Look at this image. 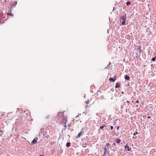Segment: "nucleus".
<instances>
[{
	"label": "nucleus",
	"mask_w": 156,
	"mask_h": 156,
	"mask_svg": "<svg viewBox=\"0 0 156 156\" xmlns=\"http://www.w3.org/2000/svg\"><path fill=\"white\" fill-rule=\"evenodd\" d=\"M102 149L104 151V153L103 154L101 155V156H107V155L109 154L110 153L109 148L104 147L102 148Z\"/></svg>",
	"instance_id": "f257e3e1"
},
{
	"label": "nucleus",
	"mask_w": 156,
	"mask_h": 156,
	"mask_svg": "<svg viewBox=\"0 0 156 156\" xmlns=\"http://www.w3.org/2000/svg\"><path fill=\"white\" fill-rule=\"evenodd\" d=\"M126 14H125L123 16H122L119 18V20L121 23L122 25H125V22L126 20Z\"/></svg>",
	"instance_id": "f03ea898"
},
{
	"label": "nucleus",
	"mask_w": 156,
	"mask_h": 156,
	"mask_svg": "<svg viewBox=\"0 0 156 156\" xmlns=\"http://www.w3.org/2000/svg\"><path fill=\"white\" fill-rule=\"evenodd\" d=\"M37 138H34L33 140L31 142V144L32 145H34L35 143L36 142L37 140Z\"/></svg>",
	"instance_id": "7ed1b4c3"
},
{
	"label": "nucleus",
	"mask_w": 156,
	"mask_h": 156,
	"mask_svg": "<svg viewBox=\"0 0 156 156\" xmlns=\"http://www.w3.org/2000/svg\"><path fill=\"white\" fill-rule=\"evenodd\" d=\"M125 148L126 149V148H127V151H130L131 150V148L130 147L129 148V146H128L127 144H126L125 147Z\"/></svg>",
	"instance_id": "20e7f679"
},
{
	"label": "nucleus",
	"mask_w": 156,
	"mask_h": 156,
	"mask_svg": "<svg viewBox=\"0 0 156 156\" xmlns=\"http://www.w3.org/2000/svg\"><path fill=\"white\" fill-rule=\"evenodd\" d=\"M83 134L82 133V132H80L79 133L78 135L76 136V138H79L81 135H82Z\"/></svg>",
	"instance_id": "39448f33"
},
{
	"label": "nucleus",
	"mask_w": 156,
	"mask_h": 156,
	"mask_svg": "<svg viewBox=\"0 0 156 156\" xmlns=\"http://www.w3.org/2000/svg\"><path fill=\"white\" fill-rule=\"evenodd\" d=\"M125 79L126 80H129L130 79V77L129 76L126 75L125 77Z\"/></svg>",
	"instance_id": "423d86ee"
},
{
	"label": "nucleus",
	"mask_w": 156,
	"mask_h": 156,
	"mask_svg": "<svg viewBox=\"0 0 156 156\" xmlns=\"http://www.w3.org/2000/svg\"><path fill=\"white\" fill-rule=\"evenodd\" d=\"M120 85L119 84H118V83H116V85L115 87V88H117L120 87Z\"/></svg>",
	"instance_id": "0eeeda50"
},
{
	"label": "nucleus",
	"mask_w": 156,
	"mask_h": 156,
	"mask_svg": "<svg viewBox=\"0 0 156 156\" xmlns=\"http://www.w3.org/2000/svg\"><path fill=\"white\" fill-rule=\"evenodd\" d=\"M71 145V143L70 142H68L66 144V146L67 147H69Z\"/></svg>",
	"instance_id": "6e6552de"
},
{
	"label": "nucleus",
	"mask_w": 156,
	"mask_h": 156,
	"mask_svg": "<svg viewBox=\"0 0 156 156\" xmlns=\"http://www.w3.org/2000/svg\"><path fill=\"white\" fill-rule=\"evenodd\" d=\"M109 80L110 81H112L113 82H114L115 80L112 77H110L109 78Z\"/></svg>",
	"instance_id": "1a4fd4ad"
},
{
	"label": "nucleus",
	"mask_w": 156,
	"mask_h": 156,
	"mask_svg": "<svg viewBox=\"0 0 156 156\" xmlns=\"http://www.w3.org/2000/svg\"><path fill=\"white\" fill-rule=\"evenodd\" d=\"M110 144L108 143L106 144V145H105V147H106L108 148H109V146L110 145Z\"/></svg>",
	"instance_id": "9d476101"
},
{
	"label": "nucleus",
	"mask_w": 156,
	"mask_h": 156,
	"mask_svg": "<svg viewBox=\"0 0 156 156\" xmlns=\"http://www.w3.org/2000/svg\"><path fill=\"white\" fill-rule=\"evenodd\" d=\"M121 141V140L120 139H118L116 140V143L118 144Z\"/></svg>",
	"instance_id": "9b49d317"
},
{
	"label": "nucleus",
	"mask_w": 156,
	"mask_h": 156,
	"mask_svg": "<svg viewBox=\"0 0 156 156\" xmlns=\"http://www.w3.org/2000/svg\"><path fill=\"white\" fill-rule=\"evenodd\" d=\"M7 1L6 0H5L3 2H2V3L3 4V5H4L7 3Z\"/></svg>",
	"instance_id": "f8f14e48"
},
{
	"label": "nucleus",
	"mask_w": 156,
	"mask_h": 156,
	"mask_svg": "<svg viewBox=\"0 0 156 156\" xmlns=\"http://www.w3.org/2000/svg\"><path fill=\"white\" fill-rule=\"evenodd\" d=\"M131 3V2L129 1L127 2L126 3V5L127 6L129 5Z\"/></svg>",
	"instance_id": "ddd939ff"
},
{
	"label": "nucleus",
	"mask_w": 156,
	"mask_h": 156,
	"mask_svg": "<svg viewBox=\"0 0 156 156\" xmlns=\"http://www.w3.org/2000/svg\"><path fill=\"white\" fill-rule=\"evenodd\" d=\"M156 58V57H154L152 58L151 59V60L153 61H155Z\"/></svg>",
	"instance_id": "4468645a"
},
{
	"label": "nucleus",
	"mask_w": 156,
	"mask_h": 156,
	"mask_svg": "<svg viewBox=\"0 0 156 156\" xmlns=\"http://www.w3.org/2000/svg\"><path fill=\"white\" fill-rule=\"evenodd\" d=\"M7 15L8 16H13V14H12L11 13V12H9V13H7Z\"/></svg>",
	"instance_id": "2eb2a0df"
},
{
	"label": "nucleus",
	"mask_w": 156,
	"mask_h": 156,
	"mask_svg": "<svg viewBox=\"0 0 156 156\" xmlns=\"http://www.w3.org/2000/svg\"><path fill=\"white\" fill-rule=\"evenodd\" d=\"M112 146L113 147H115V148H116V145L115 143H114L112 144Z\"/></svg>",
	"instance_id": "dca6fc26"
},
{
	"label": "nucleus",
	"mask_w": 156,
	"mask_h": 156,
	"mask_svg": "<svg viewBox=\"0 0 156 156\" xmlns=\"http://www.w3.org/2000/svg\"><path fill=\"white\" fill-rule=\"evenodd\" d=\"M105 127V125H102L100 127V129H103L104 127Z\"/></svg>",
	"instance_id": "f3484780"
},
{
	"label": "nucleus",
	"mask_w": 156,
	"mask_h": 156,
	"mask_svg": "<svg viewBox=\"0 0 156 156\" xmlns=\"http://www.w3.org/2000/svg\"><path fill=\"white\" fill-rule=\"evenodd\" d=\"M138 134V132L137 131H136L134 133H133V135L135 136L136 135Z\"/></svg>",
	"instance_id": "a211bd4d"
},
{
	"label": "nucleus",
	"mask_w": 156,
	"mask_h": 156,
	"mask_svg": "<svg viewBox=\"0 0 156 156\" xmlns=\"http://www.w3.org/2000/svg\"><path fill=\"white\" fill-rule=\"evenodd\" d=\"M88 103H89V101H88L86 103V105L85 107V108H87V105H88Z\"/></svg>",
	"instance_id": "6ab92c4d"
},
{
	"label": "nucleus",
	"mask_w": 156,
	"mask_h": 156,
	"mask_svg": "<svg viewBox=\"0 0 156 156\" xmlns=\"http://www.w3.org/2000/svg\"><path fill=\"white\" fill-rule=\"evenodd\" d=\"M49 115H48L46 117V119H48L49 118Z\"/></svg>",
	"instance_id": "aec40b11"
},
{
	"label": "nucleus",
	"mask_w": 156,
	"mask_h": 156,
	"mask_svg": "<svg viewBox=\"0 0 156 156\" xmlns=\"http://www.w3.org/2000/svg\"><path fill=\"white\" fill-rule=\"evenodd\" d=\"M80 132H82V133H83V134H84V133H83V129H81Z\"/></svg>",
	"instance_id": "412c9836"
},
{
	"label": "nucleus",
	"mask_w": 156,
	"mask_h": 156,
	"mask_svg": "<svg viewBox=\"0 0 156 156\" xmlns=\"http://www.w3.org/2000/svg\"><path fill=\"white\" fill-rule=\"evenodd\" d=\"M110 62H109V64L107 65V67H106V69L107 68H108V67L109 66V65H110Z\"/></svg>",
	"instance_id": "4be33fe9"
},
{
	"label": "nucleus",
	"mask_w": 156,
	"mask_h": 156,
	"mask_svg": "<svg viewBox=\"0 0 156 156\" xmlns=\"http://www.w3.org/2000/svg\"><path fill=\"white\" fill-rule=\"evenodd\" d=\"M139 49V52H140V54L141 53V49H140V48Z\"/></svg>",
	"instance_id": "5701e85b"
},
{
	"label": "nucleus",
	"mask_w": 156,
	"mask_h": 156,
	"mask_svg": "<svg viewBox=\"0 0 156 156\" xmlns=\"http://www.w3.org/2000/svg\"><path fill=\"white\" fill-rule=\"evenodd\" d=\"M63 119L64 120H65V119H66V116H63Z\"/></svg>",
	"instance_id": "b1692460"
},
{
	"label": "nucleus",
	"mask_w": 156,
	"mask_h": 156,
	"mask_svg": "<svg viewBox=\"0 0 156 156\" xmlns=\"http://www.w3.org/2000/svg\"><path fill=\"white\" fill-rule=\"evenodd\" d=\"M110 127H111V130H112L113 129V126H111Z\"/></svg>",
	"instance_id": "393cba45"
},
{
	"label": "nucleus",
	"mask_w": 156,
	"mask_h": 156,
	"mask_svg": "<svg viewBox=\"0 0 156 156\" xmlns=\"http://www.w3.org/2000/svg\"><path fill=\"white\" fill-rule=\"evenodd\" d=\"M86 146V145L85 144L83 146V147H85Z\"/></svg>",
	"instance_id": "a878e982"
},
{
	"label": "nucleus",
	"mask_w": 156,
	"mask_h": 156,
	"mask_svg": "<svg viewBox=\"0 0 156 156\" xmlns=\"http://www.w3.org/2000/svg\"><path fill=\"white\" fill-rule=\"evenodd\" d=\"M136 103H139V101H138L137 100L136 101V102H135Z\"/></svg>",
	"instance_id": "bb28decb"
},
{
	"label": "nucleus",
	"mask_w": 156,
	"mask_h": 156,
	"mask_svg": "<svg viewBox=\"0 0 156 156\" xmlns=\"http://www.w3.org/2000/svg\"><path fill=\"white\" fill-rule=\"evenodd\" d=\"M147 118L148 119H150V118H151V116H148L147 117Z\"/></svg>",
	"instance_id": "cd10ccee"
},
{
	"label": "nucleus",
	"mask_w": 156,
	"mask_h": 156,
	"mask_svg": "<svg viewBox=\"0 0 156 156\" xmlns=\"http://www.w3.org/2000/svg\"><path fill=\"white\" fill-rule=\"evenodd\" d=\"M66 127V125H65V126H64V127Z\"/></svg>",
	"instance_id": "c85d7f7f"
},
{
	"label": "nucleus",
	"mask_w": 156,
	"mask_h": 156,
	"mask_svg": "<svg viewBox=\"0 0 156 156\" xmlns=\"http://www.w3.org/2000/svg\"><path fill=\"white\" fill-rule=\"evenodd\" d=\"M79 116V115H78L76 116V118L78 117Z\"/></svg>",
	"instance_id": "c756f323"
},
{
	"label": "nucleus",
	"mask_w": 156,
	"mask_h": 156,
	"mask_svg": "<svg viewBox=\"0 0 156 156\" xmlns=\"http://www.w3.org/2000/svg\"><path fill=\"white\" fill-rule=\"evenodd\" d=\"M122 94H124V92H122Z\"/></svg>",
	"instance_id": "7c9ffc66"
},
{
	"label": "nucleus",
	"mask_w": 156,
	"mask_h": 156,
	"mask_svg": "<svg viewBox=\"0 0 156 156\" xmlns=\"http://www.w3.org/2000/svg\"><path fill=\"white\" fill-rule=\"evenodd\" d=\"M39 156H43L42 155L40 154Z\"/></svg>",
	"instance_id": "2f4dec72"
},
{
	"label": "nucleus",
	"mask_w": 156,
	"mask_h": 156,
	"mask_svg": "<svg viewBox=\"0 0 156 156\" xmlns=\"http://www.w3.org/2000/svg\"><path fill=\"white\" fill-rule=\"evenodd\" d=\"M119 129V127H117V129L118 130Z\"/></svg>",
	"instance_id": "473e14b6"
},
{
	"label": "nucleus",
	"mask_w": 156,
	"mask_h": 156,
	"mask_svg": "<svg viewBox=\"0 0 156 156\" xmlns=\"http://www.w3.org/2000/svg\"><path fill=\"white\" fill-rule=\"evenodd\" d=\"M132 138H134V137L133 136V137H132Z\"/></svg>",
	"instance_id": "72a5a7b5"
},
{
	"label": "nucleus",
	"mask_w": 156,
	"mask_h": 156,
	"mask_svg": "<svg viewBox=\"0 0 156 156\" xmlns=\"http://www.w3.org/2000/svg\"><path fill=\"white\" fill-rule=\"evenodd\" d=\"M17 110H19V108H17Z\"/></svg>",
	"instance_id": "f704fd0d"
},
{
	"label": "nucleus",
	"mask_w": 156,
	"mask_h": 156,
	"mask_svg": "<svg viewBox=\"0 0 156 156\" xmlns=\"http://www.w3.org/2000/svg\"><path fill=\"white\" fill-rule=\"evenodd\" d=\"M127 102L128 103V102H129V101H127Z\"/></svg>",
	"instance_id": "c9c22d12"
},
{
	"label": "nucleus",
	"mask_w": 156,
	"mask_h": 156,
	"mask_svg": "<svg viewBox=\"0 0 156 156\" xmlns=\"http://www.w3.org/2000/svg\"><path fill=\"white\" fill-rule=\"evenodd\" d=\"M0 22H1V21H0Z\"/></svg>",
	"instance_id": "e433bc0d"
}]
</instances>
